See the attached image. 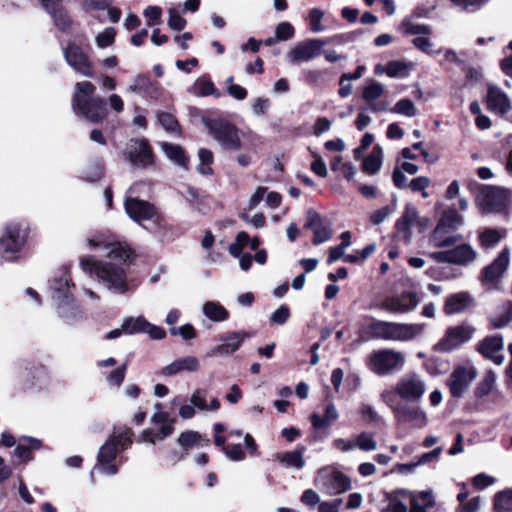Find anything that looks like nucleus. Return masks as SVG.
Returning a JSON list of instances; mask_svg holds the SVG:
<instances>
[{"instance_id":"f257e3e1","label":"nucleus","mask_w":512,"mask_h":512,"mask_svg":"<svg viewBox=\"0 0 512 512\" xmlns=\"http://www.w3.org/2000/svg\"><path fill=\"white\" fill-rule=\"evenodd\" d=\"M88 245L99 252L101 259L82 258V270L113 293L125 294L130 291L132 287L127 270L131 250L115 237L106 234H95L88 239Z\"/></svg>"},{"instance_id":"f03ea898","label":"nucleus","mask_w":512,"mask_h":512,"mask_svg":"<svg viewBox=\"0 0 512 512\" xmlns=\"http://www.w3.org/2000/svg\"><path fill=\"white\" fill-rule=\"evenodd\" d=\"M426 329L424 323H398L366 317L361 332L369 338L384 341L408 342L421 336Z\"/></svg>"},{"instance_id":"7ed1b4c3","label":"nucleus","mask_w":512,"mask_h":512,"mask_svg":"<svg viewBox=\"0 0 512 512\" xmlns=\"http://www.w3.org/2000/svg\"><path fill=\"white\" fill-rule=\"evenodd\" d=\"M95 86L89 81L78 82L73 95V109L91 122H99L107 115L101 97H93Z\"/></svg>"},{"instance_id":"20e7f679","label":"nucleus","mask_w":512,"mask_h":512,"mask_svg":"<svg viewBox=\"0 0 512 512\" xmlns=\"http://www.w3.org/2000/svg\"><path fill=\"white\" fill-rule=\"evenodd\" d=\"M406 362L404 353L383 348L373 351L366 359L367 368L378 376H387L403 369Z\"/></svg>"},{"instance_id":"39448f33","label":"nucleus","mask_w":512,"mask_h":512,"mask_svg":"<svg viewBox=\"0 0 512 512\" xmlns=\"http://www.w3.org/2000/svg\"><path fill=\"white\" fill-rule=\"evenodd\" d=\"M202 123L209 135L224 149L239 150L242 142L237 127L221 118L203 116Z\"/></svg>"},{"instance_id":"423d86ee","label":"nucleus","mask_w":512,"mask_h":512,"mask_svg":"<svg viewBox=\"0 0 512 512\" xmlns=\"http://www.w3.org/2000/svg\"><path fill=\"white\" fill-rule=\"evenodd\" d=\"M53 299L58 304L57 310L60 317L67 323H73L82 317L81 310L74 304L73 299L68 295L69 279H54L51 283Z\"/></svg>"},{"instance_id":"0eeeda50","label":"nucleus","mask_w":512,"mask_h":512,"mask_svg":"<svg viewBox=\"0 0 512 512\" xmlns=\"http://www.w3.org/2000/svg\"><path fill=\"white\" fill-rule=\"evenodd\" d=\"M156 411L151 416V423L154 429H145L141 432L138 442L155 444L169 437L174 431L175 419L171 418L169 413L163 411L159 404L155 405Z\"/></svg>"},{"instance_id":"6e6552de","label":"nucleus","mask_w":512,"mask_h":512,"mask_svg":"<svg viewBox=\"0 0 512 512\" xmlns=\"http://www.w3.org/2000/svg\"><path fill=\"white\" fill-rule=\"evenodd\" d=\"M427 390L424 378L415 372H409L401 376L395 384V393L402 400L411 403L421 401Z\"/></svg>"},{"instance_id":"1a4fd4ad","label":"nucleus","mask_w":512,"mask_h":512,"mask_svg":"<svg viewBox=\"0 0 512 512\" xmlns=\"http://www.w3.org/2000/svg\"><path fill=\"white\" fill-rule=\"evenodd\" d=\"M315 485L318 489L331 496L342 494L351 488L350 479L342 472L330 467L318 471Z\"/></svg>"},{"instance_id":"9d476101","label":"nucleus","mask_w":512,"mask_h":512,"mask_svg":"<svg viewBox=\"0 0 512 512\" xmlns=\"http://www.w3.org/2000/svg\"><path fill=\"white\" fill-rule=\"evenodd\" d=\"M477 369L471 362L454 367L446 385L454 398H462L477 377Z\"/></svg>"},{"instance_id":"9b49d317","label":"nucleus","mask_w":512,"mask_h":512,"mask_svg":"<svg viewBox=\"0 0 512 512\" xmlns=\"http://www.w3.org/2000/svg\"><path fill=\"white\" fill-rule=\"evenodd\" d=\"M27 232L20 224H9L0 238V256L6 261L16 259L17 254L24 246Z\"/></svg>"},{"instance_id":"f8f14e48","label":"nucleus","mask_w":512,"mask_h":512,"mask_svg":"<svg viewBox=\"0 0 512 512\" xmlns=\"http://www.w3.org/2000/svg\"><path fill=\"white\" fill-rule=\"evenodd\" d=\"M474 332L475 328L467 323L451 326L446 330L443 338L434 345V350L439 352L453 351L470 341Z\"/></svg>"},{"instance_id":"ddd939ff","label":"nucleus","mask_w":512,"mask_h":512,"mask_svg":"<svg viewBox=\"0 0 512 512\" xmlns=\"http://www.w3.org/2000/svg\"><path fill=\"white\" fill-rule=\"evenodd\" d=\"M326 44L327 41L323 39H307L294 45L286 53L285 58L291 65L309 62L322 53V49Z\"/></svg>"},{"instance_id":"4468645a","label":"nucleus","mask_w":512,"mask_h":512,"mask_svg":"<svg viewBox=\"0 0 512 512\" xmlns=\"http://www.w3.org/2000/svg\"><path fill=\"white\" fill-rule=\"evenodd\" d=\"M63 55L67 64L76 72L85 77L94 75V68L86 53L74 42H69L63 48Z\"/></svg>"},{"instance_id":"2eb2a0df","label":"nucleus","mask_w":512,"mask_h":512,"mask_svg":"<svg viewBox=\"0 0 512 512\" xmlns=\"http://www.w3.org/2000/svg\"><path fill=\"white\" fill-rule=\"evenodd\" d=\"M511 200V192L501 187H485L479 197L480 205L488 212L501 211Z\"/></svg>"},{"instance_id":"dca6fc26","label":"nucleus","mask_w":512,"mask_h":512,"mask_svg":"<svg viewBox=\"0 0 512 512\" xmlns=\"http://www.w3.org/2000/svg\"><path fill=\"white\" fill-rule=\"evenodd\" d=\"M420 301L416 292L404 291L401 294L387 297L381 306L390 312L403 314L415 310Z\"/></svg>"},{"instance_id":"f3484780","label":"nucleus","mask_w":512,"mask_h":512,"mask_svg":"<svg viewBox=\"0 0 512 512\" xmlns=\"http://www.w3.org/2000/svg\"><path fill=\"white\" fill-rule=\"evenodd\" d=\"M127 215L138 224L157 216L156 208L147 201L128 196L124 203Z\"/></svg>"},{"instance_id":"a211bd4d","label":"nucleus","mask_w":512,"mask_h":512,"mask_svg":"<svg viewBox=\"0 0 512 512\" xmlns=\"http://www.w3.org/2000/svg\"><path fill=\"white\" fill-rule=\"evenodd\" d=\"M395 418L400 422H407L413 428L423 429L428 425L427 413L419 406L398 405L393 408Z\"/></svg>"},{"instance_id":"6ab92c4d","label":"nucleus","mask_w":512,"mask_h":512,"mask_svg":"<svg viewBox=\"0 0 512 512\" xmlns=\"http://www.w3.org/2000/svg\"><path fill=\"white\" fill-rule=\"evenodd\" d=\"M119 449L114 440H108L101 446L98 453V461L94 470L104 475H115L118 472V466L113 464Z\"/></svg>"},{"instance_id":"aec40b11","label":"nucleus","mask_w":512,"mask_h":512,"mask_svg":"<svg viewBox=\"0 0 512 512\" xmlns=\"http://www.w3.org/2000/svg\"><path fill=\"white\" fill-rule=\"evenodd\" d=\"M200 361L196 356L186 355L175 359L170 364L164 366L160 371L161 376H175L179 373H196L200 370Z\"/></svg>"},{"instance_id":"412c9836","label":"nucleus","mask_w":512,"mask_h":512,"mask_svg":"<svg viewBox=\"0 0 512 512\" xmlns=\"http://www.w3.org/2000/svg\"><path fill=\"white\" fill-rule=\"evenodd\" d=\"M129 161L135 168L145 169L153 165V154L143 140L132 141L129 146Z\"/></svg>"},{"instance_id":"4be33fe9","label":"nucleus","mask_w":512,"mask_h":512,"mask_svg":"<svg viewBox=\"0 0 512 512\" xmlns=\"http://www.w3.org/2000/svg\"><path fill=\"white\" fill-rule=\"evenodd\" d=\"M510 264V250L504 248L498 257L483 270V282L496 283L506 272Z\"/></svg>"},{"instance_id":"5701e85b","label":"nucleus","mask_w":512,"mask_h":512,"mask_svg":"<svg viewBox=\"0 0 512 512\" xmlns=\"http://www.w3.org/2000/svg\"><path fill=\"white\" fill-rule=\"evenodd\" d=\"M503 345V338L500 335H492L478 343L477 351L496 365H501L504 362V356L499 352L502 351Z\"/></svg>"},{"instance_id":"b1692460","label":"nucleus","mask_w":512,"mask_h":512,"mask_svg":"<svg viewBox=\"0 0 512 512\" xmlns=\"http://www.w3.org/2000/svg\"><path fill=\"white\" fill-rule=\"evenodd\" d=\"M251 336L252 335L250 333L245 331L231 332L226 337L221 339L223 341L222 344H219L210 350L208 356H214L217 354L230 355L236 352L241 347L245 339Z\"/></svg>"},{"instance_id":"393cba45","label":"nucleus","mask_w":512,"mask_h":512,"mask_svg":"<svg viewBox=\"0 0 512 512\" xmlns=\"http://www.w3.org/2000/svg\"><path fill=\"white\" fill-rule=\"evenodd\" d=\"M408 490L397 489L393 492H385L381 502L382 512H408Z\"/></svg>"},{"instance_id":"a878e982","label":"nucleus","mask_w":512,"mask_h":512,"mask_svg":"<svg viewBox=\"0 0 512 512\" xmlns=\"http://www.w3.org/2000/svg\"><path fill=\"white\" fill-rule=\"evenodd\" d=\"M488 109L499 114H504L511 109V103L504 91L497 86H489L487 92Z\"/></svg>"},{"instance_id":"bb28decb","label":"nucleus","mask_w":512,"mask_h":512,"mask_svg":"<svg viewBox=\"0 0 512 512\" xmlns=\"http://www.w3.org/2000/svg\"><path fill=\"white\" fill-rule=\"evenodd\" d=\"M126 91L132 94H140L143 97L156 98L159 94L157 84L145 75L135 76Z\"/></svg>"},{"instance_id":"cd10ccee","label":"nucleus","mask_w":512,"mask_h":512,"mask_svg":"<svg viewBox=\"0 0 512 512\" xmlns=\"http://www.w3.org/2000/svg\"><path fill=\"white\" fill-rule=\"evenodd\" d=\"M461 239L460 234H454L452 230L436 225L429 237V244L434 248H447L455 245Z\"/></svg>"},{"instance_id":"c85d7f7f","label":"nucleus","mask_w":512,"mask_h":512,"mask_svg":"<svg viewBox=\"0 0 512 512\" xmlns=\"http://www.w3.org/2000/svg\"><path fill=\"white\" fill-rule=\"evenodd\" d=\"M305 446H298L296 449L286 452H279L275 455V459L279 461V463L289 469L293 468L296 470H301L305 466Z\"/></svg>"},{"instance_id":"c756f323","label":"nucleus","mask_w":512,"mask_h":512,"mask_svg":"<svg viewBox=\"0 0 512 512\" xmlns=\"http://www.w3.org/2000/svg\"><path fill=\"white\" fill-rule=\"evenodd\" d=\"M473 301V297L467 292L449 295L445 301L444 312L447 315L462 313L473 305Z\"/></svg>"},{"instance_id":"7c9ffc66","label":"nucleus","mask_w":512,"mask_h":512,"mask_svg":"<svg viewBox=\"0 0 512 512\" xmlns=\"http://www.w3.org/2000/svg\"><path fill=\"white\" fill-rule=\"evenodd\" d=\"M409 512H427L435 506V498L432 491H410L408 490Z\"/></svg>"},{"instance_id":"2f4dec72","label":"nucleus","mask_w":512,"mask_h":512,"mask_svg":"<svg viewBox=\"0 0 512 512\" xmlns=\"http://www.w3.org/2000/svg\"><path fill=\"white\" fill-rule=\"evenodd\" d=\"M384 86L372 80L363 88L362 98L369 104V109L373 112H380L386 110L387 106L384 103H375L384 93Z\"/></svg>"},{"instance_id":"473e14b6","label":"nucleus","mask_w":512,"mask_h":512,"mask_svg":"<svg viewBox=\"0 0 512 512\" xmlns=\"http://www.w3.org/2000/svg\"><path fill=\"white\" fill-rule=\"evenodd\" d=\"M477 257V252L469 244H461L449 249V264L468 265Z\"/></svg>"},{"instance_id":"72a5a7b5","label":"nucleus","mask_w":512,"mask_h":512,"mask_svg":"<svg viewBox=\"0 0 512 512\" xmlns=\"http://www.w3.org/2000/svg\"><path fill=\"white\" fill-rule=\"evenodd\" d=\"M416 220H418L417 209L410 204L406 205L403 215L396 222V228L407 240L411 237V227L415 226Z\"/></svg>"},{"instance_id":"f704fd0d","label":"nucleus","mask_w":512,"mask_h":512,"mask_svg":"<svg viewBox=\"0 0 512 512\" xmlns=\"http://www.w3.org/2000/svg\"><path fill=\"white\" fill-rule=\"evenodd\" d=\"M203 315L213 322H224L229 319L228 310L218 301L209 300L202 305Z\"/></svg>"},{"instance_id":"c9c22d12","label":"nucleus","mask_w":512,"mask_h":512,"mask_svg":"<svg viewBox=\"0 0 512 512\" xmlns=\"http://www.w3.org/2000/svg\"><path fill=\"white\" fill-rule=\"evenodd\" d=\"M206 394V390L204 389H195L190 397L191 404H193L196 410L201 412L217 411L220 408L219 400L214 397L208 403Z\"/></svg>"},{"instance_id":"e433bc0d","label":"nucleus","mask_w":512,"mask_h":512,"mask_svg":"<svg viewBox=\"0 0 512 512\" xmlns=\"http://www.w3.org/2000/svg\"><path fill=\"white\" fill-rule=\"evenodd\" d=\"M505 235V229L484 228L478 234V241L481 247L489 249L495 247Z\"/></svg>"},{"instance_id":"4c0bfd02","label":"nucleus","mask_w":512,"mask_h":512,"mask_svg":"<svg viewBox=\"0 0 512 512\" xmlns=\"http://www.w3.org/2000/svg\"><path fill=\"white\" fill-rule=\"evenodd\" d=\"M339 418V413L334 404L327 405L325 414L321 417L319 414H312L310 421L315 429L330 427Z\"/></svg>"},{"instance_id":"58836bf2","label":"nucleus","mask_w":512,"mask_h":512,"mask_svg":"<svg viewBox=\"0 0 512 512\" xmlns=\"http://www.w3.org/2000/svg\"><path fill=\"white\" fill-rule=\"evenodd\" d=\"M160 147L169 160L183 168L187 167L188 157L179 145L161 142Z\"/></svg>"},{"instance_id":"ea45409f","label":"nucleus","mask_w":512,"mask_h":512,"mask_svg":"<svg viewBox=\"0 0 512 512\" xmlns=\"http://www.w3.org/2000/svg\"><path fill=\"white\" fill-rule=\"evenodd\" d=\"M414 66L412 62L390 61L386 65L385 74L390 78H406Z\"/></svg>"},{"instance_id":"a19ab883","label":"nucleus","mask_w":512,"mask_h":512,"mask_svg":"<svg viewBox=\"0 0 512 512\" xmlns=\"http://www.w3.org/2000/svg\"><path fill=\"white\" fill-rule=\"evenodd\" d=\"M496 381V373L492 370L486 371L483 378L480 380V382L477 384L474 390L475 396L478 398H482L489 395L495 388Z\"/></svg>"},{"instance_id":"79ce46f5","label":"nucleus","mask_w":512,"mask_h":512,"mask_svg":"<svg viewBox=\"0 0 512 512\" xmlns=\"http://www.w3.org/2000/svg\"><path fill=\"white\" fill-rule=\"evenodd\" d=\"M191 92L196 96H216L219 97L221 95L220 91L215 88L214 83L205 77L199 78L196 80L194 87L191 89Z\"/></svg>"},{"instance_id":"37998d69","label":"nucleus","mask_w":512,"mask_h":512,"mask_svg":"<svg viewBox=\"0 0 512 512\" xmlns=\"http://www.w3.org/2000/svg\"><path fill=\"white\" fill-rule=\"evenodd\" d=\"M383 151L380 146H375L372 153L363 161V170L368 174H375L379 171L382 164Z\"/></svg>"},{"instance_id":"c03bdc74","label":"nucleus","mask_w":512,"mask_h":512,"mask_svg":"<svg viewBox=\"0 0 512 512\" xmlns=\"http://www.w3.org/2000/svg\"><path fill=\"white\" fill-rule=\"evenodd\" d=\"M463 224V217L455 209H449L443 212L438 221L439 226L445 227L453 232Z\"/></svg>"},{"instance_id":"a18cd8bd","label":"nucleus","mask_w":512,"mask_h":512,"mask_svg":"<svg viewBox=\"0 0 512 512\" xmlns=\"http://www.w3.org/2000/svg\"><path fill=\"white\" fill-rule=\"evenodd\" d=\"M512 321V302L503 303L498 308V313L491 318L494 328H501Z\"/></svg>"},{"instance_id":"49530a36","label":"nucleus","mask_w":512,"mask_h":512,"mask_svg":"<svg viewBox=\"0 0 512 512\" xmlns=\"http://www.w3.org/2000/svg\"><path fill=\"white\" fill-rule=\"evenodd\" d=\"M198 159L199 163L197 165V171L204 176H211L213 174L212 163H213V153L206 149L201 148L198 151Z\"/></svg>"},{"instance_id":"de8ad7c7","label":"nucleus","mask_w":512,"mask_h":512,"mask_svg":"<svg viewBox=\"0 0 512 512\" xmlns=\"http://www.w3.org/2000/svg\"><path fill=\"white\" fill-rule=\"evenodd\" d=\"M494 507L497 512H512V489L497 493Z\"/></svg>"},{"instance_id":"09e8293b","label":"nucleus","mask_w":512,"mask_h":512,"mask_svg":"<svg viewBox=\"0 0 512 512\" xmlns=\"http://www.w3.org/2000/svg\"><path fill=\"white\" fill-rule=\"evenodd\" d=\"M147 327H149V322L143 316L128 318L123 322V330L129 334L145 332Z\"/></svg>"},{"instance_id":"8fccbe9b","label":"nucleus","mask_w":512,"mask_h":512,"mask_svg":"<svg viewBox=\"0 0 512 512\" xmlns=\"http://www.w3.org/2000/svg\"><path fill=\"white\" fill-rule=\"evenodd\" d=\"M354 444L362 451L369 452L377 449V442L370 432H361L357 435Z\"/></svg>"},{"instance_id":"3c124183","label":"nucleus","mask_w":512,"mask_h":512,"mask_svg":"<svg viewBox=\"0 0 512 512\" xmlns=\"http://www.w3.org/2000/svg\"><path fill=\"white\" fill-rule=\"evenodd\" d=\"M392 112L406 117H414L417 115V109L414 103L407 98L399 100L392 108Z\"/></svg>"},{"instance_id":"603ef678","label":"nucleus","mask_w":512,"mask_h":512,"mask_svg":"<svg viewBox=\"0 0 512 512\" xmlns=\"http://www.w3.org/2000/svg\"><path fill=\"white\" fill-rule=\"evenodd\" d=\"M200 441L201 435L196 431H185L178 437V443L184 449L194 448Z\"/></svg>"},{"instance_id":"864d4df0","label":"nucleus","mask_w":512,"mask_h":512,"mask_svg":"<svg viewBox=\"0 0 512 512\" xmlns=\"http://www.w3.org/2000/svg\"><path fill=\"white\" fill-rule=\"evenodd\" d=\"M402 30L406 34L416 35L417 37L431 34V28L429 26L416 24L409 20L403 21Z\"/></svg>"},{"instance_id":"5fc2aeb1","label":"nucleus","mask_w":512,"mask_h":512,"mask_svg":"<svg viewBox=\"0 0 512 512\" xmlns=\"http://www.w3.org/2000/svg\"><path fill=\"white\" fill-rule=\"evenodd\" d=\"M168 26L175 31H181L185 28L187 21L179 14L175 8L168 9Z\"/></svg>"},{"instance_id":"6e6d98bb","label":"nucleus","mask_w":512,"mask_h":512,"mask_svg":"<svg viewBox=\"0 0 512 512\" xmlns=\"http://www.w3.org/2000/svg\"><path fill=\"white\" fill-rule=\"evenodd\" d=\"M396 202L391 203L381 209L376 210L371 216L370 220L373 224L379 225L385 221V219L396 211Z\"/></svg>"},{"instance_id":"4d7b16f0","label":"nucleus","mask_w":512,"mask_h":512,"mask_svg":"<svg viewBox=\"0 0 512 512\" xmlns=\"http://www.w3.org/2000/svg\"><path fill=\"white\" fill-rule=\"evenodd\" d=\"M132 431L130 429H124L115 433L110 440H114L117 448L120 450L126 449L132 443Z\"/></svg>"},{"instance_id":"13d9d810","label":"nucleus","mask_w":512,"mask_h":512,"mask_svg":"<svg viewBox=\"0 0 512 512\" xmlns=\"http://www.w3.org/2000/svg\"><path fill=\"white\" fill-rule=\"evenodd\" d=\"M52 19L54 25L62 32L69 31L72 26V20L64 8L60 12L56 13Z\"/></svg>"},{"instance_id":"bf43d9fd","label":"nucleus","mask_w":512,"mask_h":512,"mask_svg":"<svg viewBox=\"0 0 512 512\" xmlns=\"http://www.w3.org/2000/svg\"><path fill=\"white\" fill-rule=\"evenodd\" d=\"M116 31L112 27L106 28L96 36V43L99 48H106L114 43Z\"/></svg>"},{"instance_id":"052dcab7","label":"nucleus","mask_w":512,"mask_h":512,"mask_svg":"<svg viewBox=\"0 0 512 512\" xmlns=\"http://www.w3.org/2000/svg\"><path fill=\"white\" fill-rule=\"evenodd\" d=\"M427 371L431 374V376H439L445 373L448 369L447 363L439 358H431L430 361L426 364Z\"/></svg>"},{"instance_id":"680f3d73","label":"nucleus","mask_w":512,"mask_h":512,"mask_svg":"<svg viewBox=\"0 0 512 512\" xmlns=\"http://www.w3.org/2000/svg\"><path fill=\"white\" fill-rule=\"evenodd\" d=\"M430 184V179L425 176H419L412 179L409 183V188L413 192H421L423 198H428L429 194L426 192V188Z\"/></svg>"},{"instance_id":"e2e57ef3","label":"nucleus","mask_w":512,"mask_h":512,"mask_svg":"<svg viewBox=\"0 0 512 512\" xmlns=\"http://www.w3.org/2000/svg\"><path fill=\"white\" fill-rule=\"evenodd\" d=\"M169 332L171 335L181 336L184 340H191L196 337V331H195L194 327L189 323L184 324L179 327H171L169 329Z\"/></svg>"},{"instance_id":"0e129e2a","label":"nucleus","mask_w":512,"mask_h":512,"mask_svg":"<svg viewBox=\"0 0 512 512\" xmlns=\"http://www.w3.org/2000/svg\"><path fill=\"white\" fill-rule=\"evenodd\" d=\"M324 13L319 9H312L309 13V20L311 24V31L314 33H319L324 31V26L322 25V18Z\"/></svg>"},{"instance_id":"69168bd1","label":"nucleus","mask_w":512,"mask_h":512,"mask_svg":"<svg viewBox=\"0 0 512 512\" xmlns=\"http://www.w3.org/2000/svg\"><path fill=\"white\" fill-rule=\"evenodd\" d=\"M143 15L148 18L147 25L159 24L162 17V10L159 6H148L144 9Z\"/></svg>"},{"instance_id":"338daca9","label":"nucleus","mask_w":512,"mask_h":512,"mask_svg":"<svg viewBox=\"0 0 512 512\" xmlns=\"http://www.w3.org/2000/svg\"><path fill=\"white\" fill-rule=\"evenodd\" d=\"M275 35L278 40H289L294 35V28L289 22H281L276 27Z\"/></svg>"},{"instance_id":"774afa93","label":"nucleus","mask_w":512,"mask_h":512,"mask_svg":"<svg viewBox=\"0 0 512 512\" xmlns=\"http://www.w3.org/2000/svg\"><path fill=\"white\" fill-rule=\"evenodd\" d=\"M158 120L166 131L173 133L178 130V123L171 114L165 112L159 113Z\"/></svg>"}]
</instances>
